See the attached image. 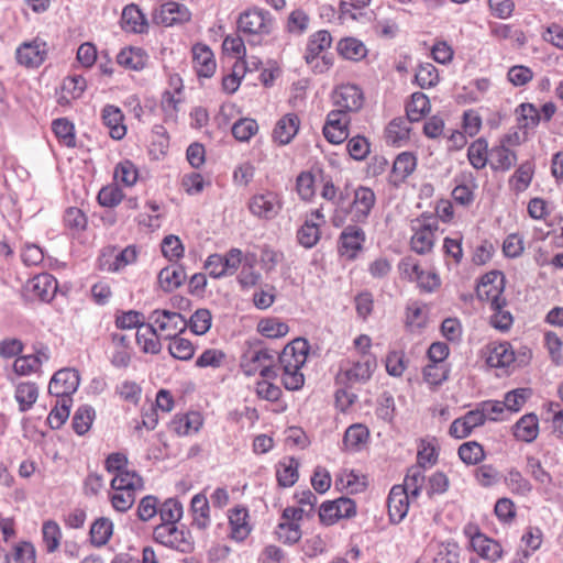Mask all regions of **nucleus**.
Wrapping results in <instances>:
<instances>
[{
  "label": "nucleus",
  "instance_id": "nucleus-1",
  "mask_svg": "<svg viewBox=\"0 0 563 563\" xmlns=\"http://www.w3.org/2000/svg\"><path fill=\"white\" fill-rule=\"evenodd\" d=\"M309 344L305 339H296L287 344L278 356L280 380L287 390H299L305 384L301 372L307 362Z\"/></svg>",
  "mask_w": 563,
  "mask_h": 563
},
{
  "label": "nucleus",
  "instance_id": "nucleus-2",
  "mask_svg": "<svg viewBox=\"0 0 563 563\" xmlns=\"http://www.w3.org/2000/svg\"><path fill=\"white\" fill-rule=\"evenodd\" d=\"M352 200L339 201V209H334L331 223L335 228L344 225L349 217L352 223L365 224L376 203V195L369 187L358 186L350 191Z\"/></svg>",
  "mask_w": 563,
  "mask_h": 563
},
{
  "label": "nucleus",
  "instance_id": "nucleus-3",
  "mask_svg": "<svg viewBox=\"0 0 563 563\" xmlns=\"http://www.w3.org/2000/svg\"><path fill=\"white\" fill-rule=\"evenodd\" d=\"M275 20L269 11L250 7L242 11L236 19V30L251 45H261L274 30Z\"/></svg>",
  "mask_w": 563,
  "mask_h": 563
},
{
  "label": "nucleus",
  "instance_id": "nucleus-4",
  "mask_svg": "<svg viewBox=\"0 0 563 563\" xmlns=\"http://www.w3.org/2000/svg\"><path fill=\"white\" fill-rule=\"evenodd\" d=\"M377 368L375 354L351 355L339 363L335 383L343 387H353L369 382Z\"/></svg>",
  "mask_w": 563,
  "mask_h": 563
},
{
  "label": "nucleus",
  "instance_id": "nucleus-5",
  "mask_svg": "<svg viewBox=\"0 0 563 563\" xmlns=\"http://www.w3.org/2000/svg\"><path fill=\"white\" fill-rule=\"evenodd\" d=\"M410 228L412 231L410 239L411 250L420 255L430 253L439 231L437 217L431 213H422L420 217L411 220Z\"/></svg>",
  "mask_w": 563,
  "mask_h": 563
},
{
  "label": "nucleus",
  "instance_id": "nucleus-6",
  "mask_svg": "<svg viewBox=\"0 0 563 563\" xmlns=\"http://www.w3.org/2000/svg\"><path fill=\"white\" fill-rule=\"evenodd\" d=\"M277 352L269 349H249L241 358V371L246 376L260 373L263 378H275L276 369L272 366Z\"/></svg>",
  "mask_w": 563,
  "mask_h": 563
},
{
  "label": "nucleus",
  "instance_id": "nucleus-7",
  "mask_svg": "<svg viewBox=\"0 0 563 563\" xmlns=\"http://www.w3.org/2000/svg\"><path fill=\"white\" fill-rule=\"evenodd\" d=\"M153 538L162 545L180 552H188L192 547L190 533L179 529L176 523H161L156 526L153 531Z\"/></svg>",
  "mask_w": 563,
  "mask_h": 563
},
{
  "label": "nucleus",
  "instance_id": "nucleus-8",
  "mask_svg": "<svg viewBox=\"0 0 563 563\" xmlns=\"http://www.w3.org/2000/svg\"><path fill=\"white\" fill-rule=\"evenodd\" d=\"M250 212L264 220H271L277 217L283 208V200L278 192L266 190L253 195L249 200Z\"/></svg>",
  "mask_w": 563,
  "mask_h": 563
},
{
  "label": "nucleus",
  "instance_id": "nucleus-9",
  "mask_svg": "<svg viewBox=\"0 0 563 563\" xmlns=\"http://www.w3.org/2000/svg\"><path fill=\"white\" fill-rule=\"evenodd\" d=\"M242 263V251L231 249L224 255L211 254L208 256L205 267L213 278H222L233 275Z\"/></svg>",
  "mask_w": 563,
  "mask_h": 563
},
{
  "label": "nucleus",
  "instance_id": "nucleus-10",
  "mask_svg": "<svg viewBox=\"0 0 563 563\" xmlns=\"http://www.w3.org/2000/svg\"><path fill=\"white\" fill-rule=\"evenodd\" d=\"M47 43L41 37L21 43L15 49L16 63L26 68L40 67L47 57Z\"/></svg>",
  "mask_w": 563,
  "mask_h": 563
},
{
  "label": "nucleus",
  "instance_id": "nucleus-11",
  "mask_svg": "<svg viewBox=\"0 0 563 563\" xmlns=\"http://www.w3.org/2000/svg\"><path fill=\"white\" fill-rule=\"evenodd\" d=\"M150 320L165 339H174L187 329V320L179 313L169 310H154Z\"/></svg>",
  "mask_w": 563,
  "mask_h": 563
},
{
  "label": "nucleus",
  "instance_id": "nucleus-12",
  "mask_svg": "<svg viewBox=\"0 0 563 563\" xmlns=\"http://www.w3.org/2000/svg\"><path fill=\"white\" fill-rule=\"evenodd\" d=\"M504 275L500 272L493 271L486 273L477 284L476 295L481 301L490 303V307H498V303H505Z\"/></svg>",
  "mask_w": 563,
  "mask_h": 563
},
{
  "label": "nucleus",
  "instance_id": "nucleus-13",
  "mask_svg": "<svg viewBox=\"0 0 563 563\" xmlns=\"http://www.w3.org/2000/svg\"><path fill=\"white\" fill-rule=\"evenodd\" d=\"M153 18L158 24L173 26L190 21L191 12L184 3L168 0L155 10Z\"/></svg>",
  "mask_w": 563,
  "mask_h": 563
},
{
  "label": "nucleus",
  "instance_id": "nucleus-14",
  "mask_svg": "<svg viewBox=\"0 0 563 563\" xmlns=\"http://www.w3.org/2000/svg\"><path fill=\"white\" fill-rule=\"evenodd\" d=\"M80 384L79 373L74 368H63L57 371L48 384L51 395L58 398H69Z\"/></svg>",
  "mask_w": 563,
  "mask_h": 563
},
{
  "label": "nucleus",
  "instance_id": "nucleus-15",
  "mask_svg": "<svg viewBox=\"0 0 563 563\" xmlns=\"http://www.w3.org/2000/svg\"><path fill=\"white\" fill-rule=\"evenodd\" d=\"M350 117L343 110H332L323 126L324 137L332 144H341L349 136Z\"/></svg>",
  "mask_w": 563,
  "mask_h": 563
},
{
  "label": "nucleus",
  "instance_id": "nucleus-16",
  "mask_svg": "<svg viewBox=\"0 0 563 563\" xmlns=\"http://www.w3.org/2000/svg\"><path fill=\"white\" fill-rule=\"evenodd\" d=\"M333 102L338 107L336 110H343L345 113L358 111L364 102L363 91L356 85H340L333 91Z\"/></svg>",
  "mask_w": 563,
  "mask_h": 563
},
{
  "label": "nucleus",
  "instance_id": "nucleus-17",
  "mask_svg": "<svg viewBox=\"0 0 563 563\" xmlns=\"http://www.w3.org/2000/svg\"><path fill=\"white\" fill-rule=\"evenodd\" d=\"M366 235L362 228L353 223L343 229L339 238V249L342 255L354 258L362 250Z\"/></svg>",
  "mask_w": 563,
  "mask_h": 563
},
{
  "label": "nucleus",
  "instance_id": "nucleus-18",
  "mask_svg": "<svg viewBox=\"0 0 563 563\" xmlns=\"http://www.w3.org/2000/svg\"><path fill=\"white\" fill-rule=\"evenodd\" d=\"M57 287L56 278L48 273L34 276L26 285L30 295L43 302H49L55 297Z\"/></svg>",
  "mask_w": 563,
  "mask_h": 563
},
{
  "label": "nucleus",
  "instance_id": "nucleus-19",
  "mask_svg": "<svg viewBox=\"0 0 563 563\" xmlns=\"http://www.w3.org/2000/svg\"><path fill=\"white\" fill-rule=\"evenodd\" d=\"M410 495L406 493V489L401 485H394L389 492L387 498V508L389 520L393 523L401 522L409 510Z\"/></svg>",
  "mask_w": 563,
  "mask_h": 563
},
{
  "label": "nucleus",
  "instance_id": "nucleus-20",
  "mask_svg": "<svg viewBox=\"0 0 563 563\" xmlns=\"http://www.w3.org/2000/svg\"><path fill=\"white\" fill-rule=\"evenodd\" d=\"M51 358V351L47 346L41 345L34 354L15 358L13 369L18 375H30L37 373L41 366Z\"/></svg>",
  "mask_w": 563,
  "mask_h": 563
},
{
  "label": "nucleus",
  "instance_id": "nucleus-21",
  "mask_svg": "<svg viewBox=\"0 0 563 563\" xmlns=\"http://www.w3.org/2000/svg\"><path fill=\"white\" fill-rule=\"evenodd\" d=\"M230 538L236 542L244 541L251 533L249 510L246 507L236 506L229 511Z\"/></svg>",
  "mask_w": 563,
  "mask_h": 563
},
{
  "label": "nucleus",
  "instance_id": "nucleus-22",
  "mask_svg": "<svg viewBox=\"0 0 563 563\" xmlns=\"http://www.w3.org/2000/svg\"><path fill=\"white\" fill-rule=\"evenodd\" d=\"M192 63L199 77L210 78L217 68L212 51L209 46L201 43L192 46Z\"/></svg>",
  "mask_w": 563,
  "mask_h": 563
},
{
  "label": "nucleus",
  "instance_id": "nucleus-23",
  "mask_svg": "<svg viewBox=\"0 0 563 563\" xmlns=\"http://www.w3.org/2000/svg\"><path fill=\"white\" fill-rule=\"evenodd\" d=\"M101 118L113 140H122L125 136L126 126L124 125V115L119 107L106 104L101 111Z\"/></svg>",
  "mask_w": 563,
  "mask_h": 563
},
{
  "label": "nucleus",
  "instance_id": "nucleus-24",
  "mask_svg": "<svg viewBox=\"0 0 563 563\" xmlns=\"http://www.w3.org/2000/svg\"><path fill=\"white\" fill-rule=\"evenodd\" d=\"M471 547L481 558L490 562H497L503 556L501 545L479 532L471 538Z\"/></svg>",
  "mask_w": 563,
  "mask_h": 563
},
{
  "label": "nucleus",
  "instance_id": "nucleus-25",
  "mask_svg": "<svg viewBox=\"0 0 563 563\" xmlns=\"http://www.w3.org/2000/svg\"><path fill=\"white\" fill-rule=\"evenodd\" d=\"M299 118L295 113H287L280 118L273 131V139L279 145H286L291 142L299 130Z\"/></svg>",
  "mask_w": 563,
  "mask_h": 563
},
{
  "label": "nucleus",
  "instance_id": "nucleus-26",
  "mask_svg": "<svg viewBox=\"0 0 563 563\" xmlns=\"http://www.w3.org/2000/svg\"><path fill=\"white\" fill-rule=\"evenodd\" d=\"M516 361L509 342L493 343L488 346L487 364L492 367H509Z\"/></svg>",
  "mask_w": 563,
  "mask_h": 563
},
{
  "label": "nucleus",
  "instance_id": "nucleus-27",
  "mask_svg": "<svg viewBox=\"0 0 563 563\" xmlns=\"http://www.w3.org/2000/svg\"><path fill=\"white\" fill-rule=\"evenodd\" d=\"M416 166L417 158L412 153H400L393 164L390 181L396 186L400 185L413 173Z\"/></svg>",
  "mask_w": 563,
  "mask_h": 563
},
{
  "label": "nucleus",
  "instance_id": "nucleus-28",
  "mask_svg": "<svg viewBox=\"0 0 563 563\" xmlns=\"http://www.w3.org/2000/svg\"><path fill=\"white\" fill-rule=\"evenodd\" d=\"M190 509L192 512V527L199 530H206L210 523V506L205 494H196L191 498Z\"/></svg>",
  "mask_w": 563,
  "mask_h": 563
},
{
  "label": "nucleus",
  "instance_id": "nucleus-29",
  "mask_svg": "<svg viewBox=\"0 0 563 563\" xmlns=\"http://www.w3.org/2000/svg\"><path fill=\"white\" fill-rule=\"evenodd\" d=\"M202 422V417L197 411L177 415L170 421V430L178 435H188L198 432Z\"/></svg>",
  "mask_w": 563,
  "mask_h": 563
},
{
  "label": "nucleus",
  "instance_id": "nucleus-30",
  "mask_svg": "<svg viewBox=\"0 0 563 563\" xmlns=\"http://www.w3.org/2000/svg\"><path fill=\"white\" fill-rule=\"evenodd\" d=\"M516 162V153L505 145L498 144L489 150V166L495 172H507Z\"/></svg>",
  "mask_w": 563,
  "mask_h": 563
},
{
  "label": "nucleus",
  "instance_id": "nucleus-31",
  "mask_svg": "<svg viewBox=\"0 0 563 563\" xmlns=\"http://www.w3.org/2000/svg\"><path fill=\"white\" fill-rule=\"evenodd\" d=\"M147 54L139 47H124L117 55V63L129 70H142L147 63Z\"/></svg>",
  "mask_w": 563,
  "mask_h": 563
},
{
  "label": "nucleus",
  "instance_id": "nucleus-32",
  "mask_svg": "<svg viewBox=\"0 0 563 563\" xmlns=\"http://www.w3.org/2000/svg\"><path fill=\"white\" fill-rule=\"evenodd\" d=\"M185 279V269L176 264L164 267L158 274V284L165 292L177 289Z\"/></svg>",
  "mask_w": 563,
  "mask_h": 563
},
{
  "label": "nucleus",
  "instance_id": "nucleus-33",
  "mask_svg": "<svg viewBox=\"0 0 563 563\" xmlns=\"http://www.w3.org/2000/svg\"><path fill=\"white\" fill-rule=\"evenodd\" d=\"M332 42L331 34L325 31L321 30L316 33H313L308 41L306 53H305V59L307 64H312L317 57L320 56L327 48L330 47Z\"/></svg>",
  "mask_w": 563,
  "mask_h": 563
},
{
  "label": "nucleus",
  "instance_id": "nucleus-34",
  "mask_svg": "<svg viewBox=\"0 0 563 563\" xmlns=\"http://www.w3.org/2000/svg\"><path fill=\"white\" fill-rule=\"evenodd\" d=\"M135 339L144 353L157 354L161 352L162 344L158 339V331L153 323L139 329Z\"/></svg>",
  "mask_w": 563,
  "mask_h": 563
},
{
  "label": "nucleus",
  "instance_id": "nucleus-35",
  "mask_svg": "<svg viewBox=\"0 0 563 563\" xmlns=\"http://www.w3.org/2000/svg\"><path fill=\"white\" fill-rule=\"evenodd\" d=\"M121 21L123 29L129 32L143 33L147 29L144 14L135 4H129L123 9Z\"/></svg>",
  "mask_w": 563,
  "mask_h": 563
},
{
  "label": "nucleus",
  "instance_id": "nucleus-36",
  "mask_svg": "<svg viewBox=\"0 0 563 563\" xmlns=\"http://www.w3.org/2000/svg\"><path fill=\"white\" fill-rule=\"evenodd\" d=\"M539 433V421L534 413L521 417L515 424L514 435L525 442H532Z\"/></svg>",
  "mask_w": 563,
  "mask_h": 563
},
{
  "label": "nucleus",
  "instance_id": "nucleus-37",
  "mask_svg": "<svg viewBox=\"0 0 563 563\" xmlns=\"http://www.w3.org/2000/svg\"><path fill=\"white\" fill-rule=\"evenodd\" d=\"M409 132L408 120L405 118H395L388 123L385 130L386 142L391 145L400 146L409 139Z\"/></svg>",
  "mask_w": 563,
  "mask_h": 563
},
{
  "label": "nucleus",
  "instance_id": "nucleus-38",
  "mask_svg": "<svg viewBox=\"0 0 563 563\" xmlns=\"http://www.w3.org/2000/svg\"><path fill=\"white\" fill-rule=\"evenodd\" d=\"M488 156V143L484 137H479L470 144L467 159L475 169H483L489 163Z\"/></svg>",
  "mask_w": 563,
  "mask_h": 563
},
{
  "label": "nucleus",
  "instance_id": "nucleus-39",
  "mask_svg": "<svg viewBox=\"0 0 563 563\" xmlns=\"http://www.w3.org/2000/svg\"><path fill=\"white\" fill-rule=\"evenodd\" d=\"M517 128L527 134L529 130L534 129L540 122V113L531 103H521L517 110Z\"/></svg>",
  "mask_w": 563,
  "mask_h": 563
},
{
  "label": "nucleus",
  "instance_id": "nucleus-40",
  "mask_svg": "<svg viewBox=\"0 0 563 563\" xmlns=\"http://www.w3.org/2000/svg\"><path fill=\"white\" fill-rule=\"evenodd\" d=\"M112 533V521L106 517L98 518L90 527V541L96 547H102L108 543Z\"/></svg>",
  "mask_w": 563,
  "mask_h": 563
},
{
  "label": "nucleus",
  "instance_id": "nucleus-41",
  "mask_svg": "<svg viewBox=\"0 0 563 563\" xmlns=\"http://www.w3.org/2000/svg\"><path fill=\"white\" fill-rule=\"evenodd\" d=\"M112 490H132L137 492L143 488V479L135 472L123 471L117 473L111 481Z\"/></svg>",
  "mask_w": 563,
  "mask_h": 563
},
{
  "label": "nucleus",
  "instance_id": "nucleus-42",
  "mask_svg": "<svg viewBox=\"0 0 563 563\" xmlns=\"http://www.w3.org/2000/svg\"><path fill=\"white\" fill-rule=\"evenodd\" d=\"M277 482L283 487L292 486L298 479V462L294 457L280 461L276 470Z\"/></svg>",
  "mask_w": 563,
  "mask_h": 563
},
{
  "label": "nucleus",
  "instance_id": "nucleus-43",
  "mask_svg": "<svg viewBox=\"0 0 563 563\" xmlns=\"http://www.w3.org/2000/svg\"><path fill=\"white\" fill-rule=\"evenodd\" d=\"M424 482V470H422L421 466L412 465L408 468L401 487L406 489V493L410 495L411 498H417L421 493Z\"/></svg>",
  "mask_w": 563,
  "mask_h": 563
},
{
  "label": "nucleus",
  "instance_id": "nucleus-44",
  "mask_svg": "<svg viewBox=\"0 0 563 563\" xmlns=\"http://www.w3.org/2000/svg\"><path fill=\"white\" fill-rule=\"evenodd\" d=\"M489 34L498 40H515L518 45L522 46L526 44V36L522 31L514 29L510 24H504L499 22H492L488 25Z\"/></svg>",
  "mask_w": 563,
  "mask_h": 563
},
{
  "label": "nucleus",
  "instance_id": "nucleus-45",
  "mask_svg": "<svg viewBox=\"0 0 563 563\" xmlns=\"http://www.w3.org/2000/svg\"><path fill=\"white\" fill-rule=\"evenodd\" d=\"M338 52L345 59L360 60L366 56L367 49L361 41L346 37L339 42Z\"/></svg>",
  "mask_w": 563,
  "mask_h": 563
},
{
  "label": "nucleus",
  "instance_id": "nucleus-46",
  "mask_svg": "<svg viewBox=\"0 0 563 563\" xmlns=\"http://www.w3.org/2000/svg\"><path fill=\"white\" fill-rule=\"evenodd\" d=\"M368 434V429L365 426L361 423L352 424L344 433L343 444L346 450L356 451L366 442Z\"/></svg>",
  "mask_w": 563,
  "mask_h": 563
},
{
  "label": "nucleus",
  "instance_id": "nucleus-47",
  "mask_svg": "<svg viewBox=\"0 0 563 563\" xmlns=\"http://www.w3.org/2000/svg\"><path fill=\"white\" fill-rule=\"evenodd\" d=\"M52 129L62 144L67 147L76 146L75 126L68 119L59 118L54 120Z\"/></svg>",
  "mask_w": 563,
  "mask_h": 563
},
{
  "label": "nucleus",
  "instance_id": "nucleus-48",
  "mask_svg": "<svg viewBox=\"0 0 563 563\" xmlns=\"http://www.w3.org/2000/svg\"><path fill=\"white\" fill-rule=\"evenodd\" d=\"M320 195L324 200L332 202L334 209H339L341 197H343V201L350 198V189L346 186L343 190H339L331 177L322 176V189Z\"/></svg>",
  "mask_w": 563,
  "mask_h": 563
},
{
  "label": "nucleus",
  "instance_id": "nucleus-49",
  "mask_svg": "<svg viewBox=\"0 0 563 563\" xmlns=\"http://www.w3.org/2000/svg\"><path fill=\"white\" fill-rule=\"evenodd\" d=\"M440 78L437 67L431 63H421L416 71L415 81L422 89L438 85Z\"/></svg>",
  "mask_w": 563,
  "mask_h": 563
},
{
  "label": "nucleus",
  "instance_id": "nucleus-50",
  "mask_svg": "<svg viewBox=\"0 0 563 563\" xmlns=\"http://www.w3.org/2000/svg\"><path fill=\"white\" fill-rule=\"evenodd\" d=\"M95 409L89 405L80 406L73 417V429L78 435H84L91 428Z\"/></svg>",
  "mask_w": 563,
  "mask_h": 563
},
{
  "label": "nucleus",
  "instance_id": "nucleus-51",
  "mask_svg": "<svg viewBox=\"0 0 563 563\" xmlns=\"http://www.w3.org/2000/svg\"><path fill=\"white\" fill-rule=\"evenodd\" d=\"M162 523H177L183 517V505L176 498H168L158 506Z\"/></svg>",
  "mask_w": 563,
  "mask_h": 563
},
{
  "label": "nucleus",
  "instance_id": "nucleus-52",
  "mask_svg": "<svg viewBox=\"0 0 563 563\" xmlns=\"http://www.w3.org/2000/svg\"><path fill=\"white\" fill-rule=\"evenodd\" d=\"M38 388L34 383H21L15 389V399L19 402L20 410L26 411L36 401Z\"/></svg>",
  "mask_w": 563,
  "mask_h": 563
},
{
  "label": "nucleus",
  "instance_id": "nucleus-53",
  "mask_svg": "<svg viewBox=\"0 0 563 563\" xmlns=\"http://www.w3.org/2000/svg\"><path fill=\"white\" fill-rule=\"evenodd\" d=\"M507 302L505 303H498V307H490L493 313L490 316V325L500 331V332H507L512 323H514V317L511 312L506 309Z\"/></svg>",
  "mask_w": 563,
  "mask_h": 563
},
{
  "label": "nucleus",
  "instance_id": "nucleus-54",
  "mask_svg": "<svg viewBox=\"0 0 563 563\" xmlns=\"http://www.w3.org/2000/svg\"><path fill=\"white\" fill-rule=\"evenodd\" d=\"M276 534L279 541L292 545L301 539L300 525L289 520H283L276 528Z\"/></svg>",
  "mask_w": 563,
  "mask_h": 563
},
{
  "label": "nucleus",
  "instance_id": "nucleus-55",
  "mask_svg": "<svg viewBox=\"0 0 563 563\" xmlns=\"http://www.w3.org/2000/svg\"><path fill=\"white\" fill-rule=\"evenodd\" d=\"M505 484L507 488L516 495H528L532 486L530 482L517 470H510L505 476Z\"/></svg>",
  "mask_w": 563,
  "mask_h": 563
},
{
  "label": "nucleus",
  "instance_id": "nucleus-56",
  "mask_svg": "<svg viewBox=\"0 0 563 563\" xmlns=\"http://www.w3.org/2000/svg\"><path fill=\"white\" fill-rule=\"evenodd\" d=\"M319 223H312V220H306L297 232V239L300 245L311 249L320 240Z\"/></svg>",
  "mask_w": 563,
  "mask_h": 563
},
{
  "label": "nucleus",
  "instance_id": "nucleus-57",
  "mask_svg": "<svg viewBox=\"0 0 563 563\" xmlns=\"http://www.w3.org/2000/svg\"><path fill=\"white\" fill-rule=\"evenodd\" d=\"M258 332L269 339L285 336L288 333V325L276 318H267L260 321L257 325Z\"/></svg>",
  "mask_w": 563,
  "mask_h": 563
},
{
  "label": "nucleus",
  "instance_id": "nucleus-58",
  "mask_svg": "<svg viewBox=\"0 0 563 563\" xmlns=\"http://www.w3.org/2000/svg\"><path fill=\"white\" fill-rule=\"evenodd\" d=\"M457 453L460 459L467 465H476L481 463L485 457L483 446L475 441L463 443L459 448Z\"/></svg>",
  "mask_w": 563,
  "mask_h": 563
},
{
  "label": "nucleus",
  "instance_id": "nucleus-59",
  "mask_svg": "<svg viewBox=\"0 0 563 563\" xmlns=\"http://www.w3.org/2000/svg\"><path fill=\"white\" fill-rule=\"evenodd\" d=\"M211 313L208 309H198L187 321V328L197 335L206 334L211 328Z\"/></svg>",
  "mask_w": 563,
  "mask_h": 563
},
{
  "label": "nucleus",
  "instance_id": "nucleus-60",
  "mask_svg": "<svg viewBox=\"0 0 563 563\" xmlns=\"http://www.w3.org/2000/svg\"><path fill=\"white\" fill-rule=\"evenodd\" d=\"M113 176L117 183L130 187L136 183L139 174L135 165L125 159L115 166Z\"/></svg>",
  "mask_w": 563,
  "mask_h": 563
},
{
  "label": "nucleus",
  "instance_id": "nucleus-61",
  "mask_svg": "<svg viewBox=\"0 0 563 563\" xmlns=\"http://www.w3.org/2000/svg\"><path fill=\"white\" fill-rule=\"evenodd\" d=\"M532 176H533L532 163L525 162L515 172L514 176L510 179V184L516 191L521 192L529 187V185L532 180Z\"/></svg>",
  "mask_w": 563,
  "mask_h": 563
},
{
  "label": "nucleus",
  "instance_id": "nucleus-62",
  "mask_svg": "<svg viewBox=\"0 0 563 563\" xmlns=\"http://www.w3.org/2000/svg\"><path fill=\"white\" fill-rule=\"evenodd\" d=\"M42 534L46 551L48 553L56 551L62 538L59 526L52 520L45 521L42 527Z\"/></svg>",
  "mask_w": 563,
  "mask_h": 563
},
{
  "label": "nucleus",
  "instance_id": "nucleus-63",
  "mask_svg": "<svg viewBox=\"0 0 563 563\" xmlns=\"http://www.w3.org/2000/svg\"><path fill=\"white\" fill-rule=\"evenodd\" d=\"M168 351L173 357L180 361H189L195 354L192 343L179 335L170 340Z\"/></svg>",
  "mask_w": 563,
  "mask_h": 563
},
{
  "label": "nucleus",
  "instance_id": "nucleus-64",
  "mask_svg": "<svg viewBox=\"0 0 563 563\" xmlns=\"http://www.w3.org/2000/svg\"><path fill=\"white\" fill-rule=\"evenodd\" d=\"M433 563H460V548L454 542L439 544Z\"/></svg>",
  "mask_w": 563,
  "mask_h": 563
}]
</instances>
